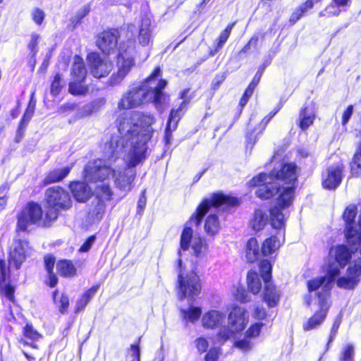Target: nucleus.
I'll list each match as a JSON object with an SVG mask.
<instances>
[{"instance_id": "obj_1", "label": "nucleus", "mask_w": 361, "mask_h": 361, "mask_svg": "<svg viewBox=\"0 0 361 361\" xmlns=\"http://www.w3.org/2000/svg\"><path fill=\"white\" fill-rule=\"evenodd\" d=\"M239 204L240 201L236 197L215 193L210 199L204 200L187 221L181 233L180 249L178 251L177 291L180 300L189 298L193 300L202 289L200 277L195 269L198 260L204 257L207 246L200 237L193 236L192 227L199 226L204 216L212 208L224 211Z\"/></svg>"}, {"instance_id": "obj_2", "label": "nucleus", "mask_w": 361, "mask_h": 361, "mask_svg": "<svg viewBox=\"0 0 361 361\" xmlns=\"http://www.w3.org/2000/svg\"><path fill=\"white\" fill-rule=\"evenodd\" d=\"M156 121L150 114H127L117 119L118 134L107 142L108 153L122 154L128 149V164L137 166L146 159L147 142L154 130L151 127Z\"/></svg>"}, {"instance_id": "obj_3", "label": "nucleus", "mask_w": 361, "mask_h": 361, "mask_svg": "<svg viewBox=\"0 0 361 361\" xmlns=\"http://www.w3.org/2000/svg\"><path fill=\"white\" fill-rule=\"evenodd\" d=\"M104 154L107 161L95 159L85 166L83 176L86 181H102L111 176L117 188L129 192L135 177V166L128 164V149L122 154L108 153L107 142L104 147Z\"/></svg>"}, {"instance_id": "obj_4", "label": "nucleus", "mask_w": 361, "mask_h": 361, "mask_svg": "<svg viewBox=\"0 0 361 361\" xmlns=\"http://www.w3.org/2000/svg\"><path fill=\"white\" fill-rule=\"evenodd\" d=\"M338 271L336 267H331L328 270L329 279L324 278H314L307 281L308 296L305 298L306 304L310 306L315 305L319 310L303 324L305 331H310L319 326L326 317L330 307L329 298L332 288L334 277Z\"/></svg>"}, {"instance_id": "obj_5", "label": "nucleus", "mask_w": 361, "mask_h": 361, "mask_svg": "<svg viewBox=\"0 0 361 361\" xmlns=\"http://www.w3.org/2000/svg\"><path fill=\"white\" fill-rule=\"evenodd\" d=\"M297 175V166L294 163L285 164L280 169H275L269 174L275 182L281 180L288 185L281 188L283 191L277 198L276 204L269 209L270 222L272 227L276 229H281L285 226V214L283 210L292 204Z\"/></svg>"}, {"instance_id": "obj_6", "label": "nucleus", "mask_w": 361, "mask_h": 361, "mask_svg": "<svg viewBox=\"0 0 361 361\" xmlns=\"http://www.w3.org/2000/svg\"><path fill=\"white\" fill-rule=\"evenodd\" d=\"M161 75V70L156 68L152 75L146 80L142 85L130 89L125 93L118 104L120 109H130L137 107L145 102H149V82Z\"/></svg>"}, {"instance_id": "obj_7", "label": "nucleus", "mask_w": 361, "mask_h": 361, "mask_svg": "<svg viewBox=\"0 0 361 361\" xmlns=\"http://www.w3.org/2000/svg\"><path fill=\"white\" fill-rule=\"evenodd\" d=\"M46 202V218L49 221L56 220L60 209H68L71 207V200L68 192L59 186L47 190Z\"/></svg>"}, {"instance_id": "obj_8", "label": "nucleus", "mask_w": 361, "mask_h": 361, "mask_svg": "<svg viewBox=\"0 0 361 361\" xmlns=\"http://www.w3.org/2000/svg\"><path fill=\"white\" fill-rule=\"evenodd\" d=\"M134 54L135 43L133 41H128L127 43L121 44L117 56L118 71L116 74H113L110 78L111 85L119 84L135 66Z\"/></svg>"}, {"instance_id": "obj_9", "label": "nucleus", "mask_w": 361, "mask_h": 361, "mask_svg": "<svg viewBox=\"0 0 361 361\" xmlns=\"http://www.w3.org/2000/svg\"><path fill=\"white\" fill-rule=\"evenodd\" d=\"M52 221L47 220L39 204L30 202L18 214L17 227L18 230L25 231L31 225L48 226Z\"/></svg>"}, {"instance_id": "obj_10", "label": "nucleus", "mask_w": 361, "mask_h": 361, "mask_svg": "<svg viewBox=\"0 0 361 361\" xmlns=\"http://www.w3.org/2000/svg\"><path fill=\"white\" fill-rule=\"evenodd\" d=\"M248 322V316L245 309L235 307L228 315V326L222 327L218 334V339L224 342L233 336L235 333L243 331Z\"/></svg>"}, {"instance_id": "obj_11", "label": "nucleus", "mask_w": 361, "mask_h": 361, "mask_svg": "<svg viewBox=\"0 0 361 361\" xmlns=\"http://www.w3.org/2000/svg\"><path fill=\"white\" fill-rule=\"evenodd\" d=\"M250 186L258 187L256 195L261 199H269L271 197L282 192L279 183L274 180V178L266 173H260L254 177L249 183Z\"/></svg>"}, {"instance_id": "obj_12", "label": "nucleus", "mask_w": 361, "mask_h": 361, "mask_svg": "<svg viewBox=\"0 0 361 361\" xmlns=\"http://www.w3.org/2000/svg\"><path fill=\"white\" fill-rule=\"evenodd\" d=\"M157 78L149 82V102H152L158 112L162 114L169 106V96L162 92V90L166 86L167 82L164 80H160L156 82Z\"/></svg>"}, {"instance_id": "obj_13", "label": "nucleus", "mask_w": 361, "mask_h": 361, "mask_svg": "<svg viewBox=\"0 0 361 361\" xmlns=\"http://www.w3.org/2000/svg\"><path fill=\"white\" fill-rule=\"evenodd\" d=\"M329 257L334 259L335 262H329L326 267V274L324 276H318L317 278H324L329 279L328 270L331 267H336L338 269V274L334 277L332 282L340 274V269L344 268L348 263L352 257L351 252L349 249L343 245H340L331 248L329 251Z\"/></svg>"}, {"instance_id": "obj_14", "label": "nucleus", "mask_w": 361, "mask_h": 361, "mask_svg": "<svg viewBox=\"0 0 361 361\" xmlns=\"http://www.w3.org/2000/svg\"><path fill=\"white\" fill-rule=\"evenodd\" d=\"M30 247L26 240L15 239L9 253V266L18 269L26 256L29 255Z\"/></svg>"}, {"instance_id": "obj_15", "label": "nucleus", "mask_w": 361, "mask_h": 361, "mask_svg": "<svg viewBox=\"0 0 361 361\" xmlns=\"http://www.w3.org/2000/svg\"><path fill=\"white\" fill-rule=\"evenodd\" d=\"M361 276V259H355L348 268L345 276H341L336 281L339 288L353 289L355 287Z\"/></svg>"}, {"instance_id": "obj_16", "label": "nucleus", "mask_w": 361, "mask_h": 361, "mask_svg": "<svg viewBox=\"0 0 361 361\" xmlns=\"http://www.w3.org/2000/svg\"><path fill=\"white\" fill-rule=\"evenodd\" d=\"M90 73L97 78L106 77L112 71L113 64L110 61L102 59L97 54L91 53L87 56Z\"/></svg>"}, {"instance_id": "obj_17", "label": "nucleus", "mask_w": 361, "mask_h": 361, "mask_svg": "<svg viewBox=\"0 0 361 361\" xmlns=\"http://www.w3.org/2000/svg\"><path fill=\"white\" fill-rule=\"evenodd\" d=\"M188 92V90H185L181 92L180 98L183 99V101L180 104L179 108L177 109H173L171 110L165 130L164 140L166 145H169L170 143L172 138V133L176 130L177 128L178 123L182 116L183 109L186 105L185 97Z\"/></svg>"}, {"instance_id": "obj_18", "label": "nucleus", "mask_w": 361, "mask_h": 361, "mask_svg": "<svg viewBox=\"0 0 361 361\" xmlns=\"http://www.w3.org/2000/svg\"><path fill=\"white\" fill-rule=\"evenodd\" d=\"M356 216V209L354 207H348L343 213V219L346 223L345 229V238L349 244H357L358 226H353V221Z\"/></svg>"}, {"instance_id": "obj_19", "label": "nucleus", "mask_w": 361, "mask_h": 361, "mask_svg": "<svg viewBox=\"0 0 361 361\" xmlns=\"http://www.w3.org/2000/svg\"><path fill=\"white\" fill-rule=\"evenodd\" d=\"M97 44L104 54H109L111 51H114L118 44L117 30L102 32L98 37Z\"/></svg>"}, {"instance_id": "obj_20", "label": "nucleus", "mask_w": 361, "mask_h": 361, "mask_svg": "<svg viewBox=\"0 0 361 361\" xmlns=\"http://www.w3.org/2000/svg\"><path fill=\"white\" fill-rule=\"evenodd\" d=\"M343 178V166L340 164L329 166L323 174V186L328 189L338 187Z\"/></svg>"}, {"instance_id": "obj_21", "label": "nucleus", "mask_w": 361, "mask_h": 361, "mask_svg": "<svg viewBox=\"0 0 361 361\" xmlns=\"http://www.w3.org/2000/svg\"><path fill=\"white\" fill-rule=\"evenodd\" d=\"M226 315L217 310H210L206 312L202 318V323L204 328L214 329L220 326L225 321Z\"/></svg>"}, {"instance_id": "obj_22", "label": "nucleus", "mask_w": 361, "mask_h": 361, "mask_svg": "<svg viewBox=\"0 0 361 361\" xmlns=\"http://www.w3.org/2000/svg\"><path fill=\"white\" fill-rule=\"evenodd\" d=\"M70 189L74 198L80 202H86L92 195L91 189L83 182H72L70 184Z\"/></svg>"}, {"instance_id": "obj_23", "label": "nucleus", "mask_w": 361, "mask_h": 361, "mask_svg": "<svg viewBox=\"0 0 361 361\" xmlns=\"http://www.w3.org/2000/svg\"><path fill=\"white\" fill-rule=\"evenodd\" d=\"M8 270V269L5 260L0 259V289L6 298L11 301H13L15 292L14 288L10 285L5 284Z\"/></svg>"}, {"instance_id": "obj_24", "label": "nucleus", "mask_w": 361, "mask_h": 361, "mask_svg": "<svg viewBox=\"0 0 361 361\" xmlns=\"http://www.w3.org/2000/svg\"><path fill=\"white\" fill-rule=\"evenodd\" d=\"M152 29L151 27V20L147 18H143L141 21V25L139 30L138 41L142 46H148L152 40Z\"/></svg>"}, {"instance_id": "obj_25", "label": "nucleus", "mask_w": 361, "mask_h": 361, "mask_svg": "<svg viewBox=\"0 0 361 361\" xmlns=\"http://www.w3.org/2000/svg\"><path fill=\"white\" fill-rule=\"evenodd\" d=\"M73 164H71L69 166L61 169H54L50 171L44 178L43 183L44 185L51 184L62 180L65 178L71 172Z\"/></svg>"}, {"instance_id": "obj_26", "label": "nucleus", "mask_w": 361, "mask_h": 361, "mask_svg": "<svg viewBox=\"0 0 361 361\" xmlns=\"http://www.w3.org/2000/svg\"><path fill=\"white\" fill-rule=\"evenodd\" d=\"M71 75L72 80L78 82H83L87 75V69L83 60L78 55L75 56L73 59Z\"/></svg>"}, {"instance_id": "obj_27", "label": "nucleus", "mask_w": 361, "mask_h": 361, "mask_svg": "<svg viewBox=\"0 0 361 361\" xmlns=\"http://www.w3.org/2000/svg\"><path fill=\"white\" fill-rule=\"evenodd\" d=\"M315 118L312 106H305L300 113V127L302 130L307 129L314 122Z\"/></svg>"}, {"instance_id": "obj_28", "label": "nucleus", "mask_w": 361, "mask_h": 361, "mask_svg": "<svg viewBox=\"0 0 361 361\" xmlns=\"http://www.w3.org/2000/svg\"><path fill=\"white\" fill-rule=\"evenodd\" d=\"M280 295L279 291L274 286L269 283H265L264 300L269 307H272L276 306L279 300Z\"/></svg>"}, {"instance_id": "obj_29", "label": "nucleus", "mask_w": 361, "mask_h": 361, "mask_svg": "<svg viewBox=\"0 0 361 361\" xmlns=\"http://www.w3.org/2000/svg\"><path fill=\"white\" fill-rule=\"evenodd\" d=\"M245 257L249 262H253L257 259L259 252V245L256 238H251L246 244Z\"/></svg>"}, {"instance_id": "obj_30", "label": "nucleus", "mask_w": 361, "mask_h": 361, "mask_svg": "<svg viewBox=\"0 0 361 361\" xmlns=\"http://www.w3.org/2000/svg\"><path fill=\"white\" fill-rule=\"evenodd\" d=\"M268 221L267 214L262 209H257L255 211L251 221L252 228L256 231H260L264 228Z\"/></svg>"}, {"instance_id": "obj_31", "label": "nucleus", "mask_w": 361, "mask_h": 361, "mask_svg": "<svg viewBox=\"0 0 361 361\" xmlns=\"http://www.w3.org/2000/svg\"><path fill=\"white\" fill-rule=\"evenodd\" d=\"M219 228L220 224L217 216L215 214H209L204 223L205 232L209 235H214L219 232Z\"/></svg>"}, {"instance_id": "obj_32", "label": "nucleus", "mask_w": 361, "mask_h": 361, "mask_svg": "<svg viewBox=\"0 0 361 361\" xmlns=\"http://www.w3.org/2000/svg\"><path fill=\"white\" fill-rule=\"evenodd\" d=\"M235 25V23H230L227 25V27L221 32L215 49L214 50H211L209 52L210 56H214L224 45V44L228 40L231 32Z\"/></svg>"}, {"instance_id": "obj_33", "label": "nucleus", "mask_w": 361, "mask_h": 361, "mask_svg": "<svg viewBox=\"0 0 361 361\" xmlns=\"http://www.w3.org/2000/svg\"><path fill=\"white\" fill-rule=\"evenodd\" d=\"M56 269L60 275L66 277L74 276L76 272L73 264L66 259L59 261L56 264Z\"/></svg>"}, {"instance_id": "obj_34", "label": "nucleus", "mask_w": 361, "mask_h": 361, "mask_svg": "<svg viewBox=\"0 0 361 361\" xmlns=\"http://www.w3.org/2000/svg\"><path fill=\"white\" fill-rule=\"evenodd\" d=\"M99 288L98 286H92L87 290L76 302V312L83 310L92 297L96 294Z\"/></svg>"}, {"instance_id": "obj_35", "label": "nucleus", "mask_w": 361, "mask_h": 361, "mask_svg": "<svg viewBox=\"0 0 361 361\" xmlns=\"http://www.w3.org/2000/svg\"><path fill=\"white\" fill-rule=\"evenodd\" d=\"M281 243L276 236H271L266 239L262 247L264 255H269L279 248Z\"/></svg>"}, {"instance_id": "obj_36", "label": "nucleus", "mask_w": 361, "mask_h": 361, "mask_svg": "<svg viewBox=\"0 0 361 361\" xmlns=\"http://www.w3.org/2000/svg\"><path fill=\"white\" fill-rule=\"evenodd\" d=\"M247 286L253 294L258 293L262 288V284L256 271H250L247 275Z\"/></svg>"}, {"instance_id": "obj_37", "label": "nucleus", "mask_w": 361, "mask_h": 361, "mask_svg": "<svg viewBox=\"0 0 361 361\" xmlns=\"http://www.w3.org/2000/svg\"><path fill=\"white\" fill-rule=\"evenodd\" d=\"M313 7L314 6L310 0H307L292 13L290 18V22L291 24H295L305 13Z\"/></svg>"}, {"instance_id": "obj_38", "label": "nucleus", "mask_w": 361, "mask_h": 361, "mask_svg": "<svg viewBox=\"0 0 361 361\" xmlns=\"http://www.w3.org/2000/svg\"><path fill=\"white\" fill-rule=\"evenodd\" d=\"M350 169L353 176L357 177L361 175V147L360 145L353 157Z\"/></svg>"}, {"instance_id": "obj_39", "label": "nucleus", "mask_w": 361, "mask_h": 361, "mask_svg": "<svg viewBox=\"0 0 361 361\" xmlns=\"http://www.w3.org/2000/svg\"><path fill=\"white\" fill-rule=\"evenodd\" d=\"M82 82H78L72 80L68 85V91L73 95H84L88 92V87L82 84Z\"/></svg>"}, {"instance_id": "obj_40", "label": "nucleus", "mask_w": 361, "mask_h": 361, "mask_svg": "<svg viewBox=\"0 0 361 361\" xmlns=\"http://www.w3.org/2000/svg\"><path fill=\"white\" fill-rule=\"evenodd\" d=\"M92 204L94 208L90 211V214L97 219H101L106 207L104 201L97 198L92 202Z\"/></svg>"}, {"instance_id": "obj_41", "label": "nucleus", "mask_w": 361, "mask_h": 361, "mask_svg": "<svg viewBox=\"0 0 361 361\" xmlns=\"http://www.w3.org/2000/svg\"><path fill=\"white\" fill-rule=\"evenodd\" d=\"M259 271L261 276L264 280V283H269V280L271 277V265L269 260L264 259L259 263Z\"/></svg>"}, {"instance_id": "obj_42", "label": "nucleus", "mask_w": 361, "mask_h": 361, "mask_svg": "<svg viewBox=\"0 0 361 361\" xmlns=\"http://www.w3.org/2000/svg\"><path fill=\"white\" fill-rule=\"evenodd\" d=\"M342 12V9H340L332 1L331 3L326 6V8L319 13V17L322 18H331L333 16H337Z\"/></svg>"}, {"instance_id": "obj_43", "label": "nucleus", "mask_w": 361, "mask_h": 361, "mask_svg": "<svg viewBox=\"0 0 361 361\" xmlns=\"http://www.w3.org/2000/svg\"><path fill=\"white\" fill-rule=\"evenodd\" d=\"M181 312L185 319L195 322L200 318L202 310L200 307H190L188 310H183Z\"/></svg>"}, {"instance_id": "obj_44", "label": "nucleus", "mask_w": 361, "mask_h": 361, "mask_svg": "<svg viewBox=\"0 0 361 361\" xmlns=\"http://www.w3.org/2000/svg\"><path fill=\"white\" fill-rule=\"evenodd\" d=\"M64 85L65 82L63 81L61 75L59 73L56 74L51 85V93L56 96L61 92Z\"/></svg>"}, {"instance_id": "obj_45", "label": "nucleus", "mask_w": 361, "mask_h": 361, "mask_svg": "<svg viewBox=\"0 0 361 361\" xmlns=\"http://www.w3.org/2000/svg\"><path fill=\"white\" fill-rule=\"evenodd\" d=\"M341 323V317H338L334 324H333V326L331 327V333H330V336H329V341H328V343H327V345H326V352L329 350V345H330V343H332L336 337V335L337 334V331H338V329L340 326V324Z\"/></svg>"}, {"instance_id": "obj_46", "label": "nucleus", "mask_w": 361, "mask_h": 361, "mask_svg": "<svg viewBox=\"0 0 361 361\" xmlns=\"http://www.w3.org/2000/svg\"><path fill=\"white\" fill-rule=\"evenodd\" d=\"M235 346L244 352L250 350L252 348V343L250 341L249 337H246V335L243 339L237 341L235 343Z\"/></svg>"}, {"instance_id": "obj_47", "label": "nucleus", "mask_w": 361, "mask_h": 361, "mask_svg": "<svg viewBox=\"0 0 361 361\" xmlns=\"http://www.w3.org/2000/svg\"><path fill=\"white\" fill-rule=\"evenodd\" d=\"M23 335L31 340H37L40 337V334L30 324H27L23 328Z\"/></svg>"}, {"instance_id": "obj_48", "label": "nucleus", "mask_w": 361, "mask_h": 361, "mask_svg": "<svg viewBox=\"0 0 361 361\" xmlns=\"http://www.w3.org/2000/svg\"><path fill=\"white\" fill-rule=\"evenodd\" d=\"M262 326V322H257L255 324L252 325L245 332L246 337L252 338L258 336L259 335Z\"/></svg>"}, {"instance_id": "obj_49", "label": "nucleus", "mask_w": 361, "mask_h": 361, "mask_svg": "<svg viewBox=\"0 0 361 361\" xmlns=\"http://www.w3.org/2000/svg\"><path fill=\"white\" fill-rule=\"evenodd\" d=\"M355 355L354 347L351 344H348L344 347L341 357V361H350L353 359Z\"/></svg>"}, {"instance_id": "obj_50", "label": "nucleus", "mask_w": 361, "mask_h": 361, "mask_svg": "<svg viewBox=\"0 0 361 361\" xmlns=\"http://www.w3.org/2000/svg\"><path fill=\"white\" fill-rule=\"evenodd\" d=\"M99 104H88L85 105L80 111L81 116H87L92 114L99 108Z\"/></svg>"}, {"instance_id": "obj_51", "label": "nucleus", "mask_w": 361, "mask_h": 361, "mask_svg": "<svg viewBox=\"0 0 361 361\" xmlns=\"http://www.w3.org/2000/svg\"><path fill=\"white\" fill-rule=\"evenodd\" d=\"M34 113V107L28 106L20 121L19 126L26 128Z\"/></svg>"}, {"instance_id": "obj_52", "label": "nucleus", "mask_w": 361, "mask_h": 361, "mask_svg": "<svg viewBox=\"0 0 361 361\" xmlns=\"http://www.w3.org/2000/svg\"><path fill=\"white\" fill-rule=\"evenodd\" d=\"M32 17L36 24L41 25L44 19L45 14L42 10L35 8L32 12Z\"/></svg>"}, {"instance_id": "obj_53", "label": "nucleus", "mask_w": 361, "mask_h": 361, "mask_svg": "<svg viewBox=\"0 0 361 361\" xmlns=\"http://www.w3.org/2000/svg\"><path fill=\"white\" fill-rule=\"evenodd\" d=\"M235 298L238 300H239L241 302H246L250 300V297H249L248 293L243 288H240L237 289Z\"/></svg>"}, {"instance_id": "obj_54", "label": "nucleus", "mask_w": 361, "mask_h": 361, "mask_svg": "<svg viewBox=\"0 0 361 361\" xmlns=\"http://www.w3.org/2000/svg\"><path fill=\"white\" fill-rule=\"evenodd\" d=\"M195 345L198 350L201 353L206 352L209 346L207 340L202 337L196 339Z\"/></svg>"}, {"instance_id": "obj_55", "label": "nucleus", "mask_w": 361, "mask_h": 361, "mask_svg": "<svg viewBox=\"0 0 361 361\" xmlns=\"http://www.w3.org/2000/svg\"><path fill=\"white\" fill-rule=\"evenodd\" d=\"M54 264L55 259L54 257L51 255H47L44 257V264L48 273L53 272Z\"/></svg>"}, {"instance_id": "obj_56", "label": "nucleus", "mask_w": 361, "mask_h": 361, "mask_svg": "<svg viewBox=\"0 0 361 361\" xmlns=\"http://www.w3.org/2000/svg\"><path fill=\"white\" fill-rule=\"evenodd\" d=\"M101 195L104 199L109 200L112 195L111 190L109 185L102 183L100 186Z\"/></svg>"}, {"instance_id": "obj_57", "label": "nucleus", "mask_w": 361, "mask_h": 361, "mask_svg": "<svg viewBox=\"0 0 361 361\" xmlns=\"http://www.w3.org/2000/svg\"><path fill=\"white\" fill-rule=\"evenodd\" d=\"M59 302V311L61 313L64 314L69 306V299L68 296L63 295L61 298Z\"/></svg>"}, {"instance_id": "obj_58", "label": "nucleus", "mask_w": 361, "mask_h": 361, "mask_svg": "<svg viewBox=\"0 0 361 361\" xmlns=\"http://www.w3.org/2000/svg\"><path fill=\"white\" fill-rule=\"evenodd\" d=\"M95 240V236L91 235L90 236L87 240L82 244V245L79 249L80 252H87L93 245L94 242Z\"/></svg>"}, {"instance_id": "obj_59", "label": "nucleus", "mask_w": 361, "mask_h": 361, "mask_svg": "<svg viewBox=\"0 0 361 361\" xmlns=\"http://www.w3.org/2000/svg\"><path fill=\"white\" fill-rule=\"evenodd\" d=\"M226 75L224 73L218 74L215 76L214 80H212V87L214 89L218 88L220 85L226 79Z\"/></svg>"}, {"instance_id": "obj_60", "label": "nucleus", "mask_w": 361, "mask_h": 361, "mask_svg": "<svg viewBox=\"0 0 361 361\" xmlns=\"http://www.w3.org/2000/svg\"><path fill=\"white\" fill-rule=\"evenodd\" d=\"M353 111V106L350 105L348 108L344 111L342 116V124L345 126L348 121L350 120Z\"/></svg>"}, {"instance_id": "obj_61", "label": "nucleus", "mask_w": 361, "mask_h": 361, "mask_svg": "<svg viewBox=\"0 0 361 361\" xmlns=\"http://www.w3.org/2000/svg\"><path fill=\"white\" fill-rule=\"evenodd\" d=\"M254 90L251 87H247L245 90L243 96L242 97L240 101V105L241 106H244L247 103L248 99L251 97V95L253 93Z\"/></svg>"}, {"instance_id": "obj_62", "label": "nucleus", "mask_w": 361, "mask_h": 361, "mask_svg": "<svg viewBox=\"0 0 361 361\" xmlns=\"http://www.w3.org/2000/svg\"><path fill=\"white\" fill-rule=\"evenodd\" d=\"M219 357V350L217 348H212L205 355L206 361H216Z\"/></svg>"}, {"instance_id": "obj_63", "label": "nucleus", "mask_w": 361, "mask_h": 361, "mask_svg": "<svg viewBox=\"0 0 361 361\" xmlns=\"http://www.w3.org/2000/svg\"><path fill=\"white\" fill-rule=\"evenodd\" d=\"M38 39H39V35H32L31 40L28 44V48L30 49V50L31 51V52L33 54H35L37 52V43H38Z\"/></svg>"}, {"instance_id": "obj_64", "label": "nucleus", "mask_w": 361, "mask_h": 361, "mask_svg": "<svg viewBox=\"0 0 361 361\" xmlns=\"http://www.w3.org/2000/svg\"><path fill=\"white\" fill-rule=\"evenodd\" d=\"M252 316L257 319H263L267 316L266 310L261 307H256L255 308Z\"/></svg>"}]
</instances>
